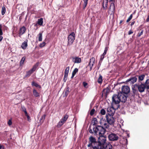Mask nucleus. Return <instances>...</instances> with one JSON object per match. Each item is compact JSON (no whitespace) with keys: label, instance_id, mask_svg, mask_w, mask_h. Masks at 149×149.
Wrapping results in <instances>:
<instances>
[{"label":"nucleus","instance_id":"nucleus-62","mask_svg":"<svg viewBox=\"0 0 149 149\" xmlns=\"http://www.w3.org/2000/svg\"><path fill=\"white\" fill-rule=\"evenodd\" d=\"M123 20H121L120 21V22L119 23L120 24H121L123 22Z\"/></svg>","mask_w":149,"mask_h":149},{"label":"nucleus","instance_id":"nucleus-16","mask_svg":"<svg viewBox=\"0 0 149 149\" xmlns=\"http://www.w3.org/2000/svg\"><path fill=\"white\" fill-rule=\"evenodd\" d=\"M72 61L74 63H79L81 62V59L80 58L78 57H72Z\"/></svg>","mask_w":149,"mask_h":149},{"label":"nucleus","instance_id":"nucleus-51","mask_svg":"<svg viewBox=\"0 0 149 149\" xmlns=\"http://www.w3.org/2000/svg\"><path fill=\"white\" fill-rule=\"evenodd\" d=\"M109 124L108 123H104V125L105 126L106 128H108L109 127Z\"/></svg>","mask_w":149,"mask_h":149},{"label":"nucleus","instance_id":"nucleus-36","mask_svg":"<svg viewBox=\"0 0 149 149\" xmlns=\"http://www.w3.org/2000/svg\"><path fill=\"white\" fill-rule=\"evenodd\" d=\"M38 40L41 41L42 40V33H40L38 35Z\"/></svg>","mask_w":149,"mask_h":149},{"label":"nucleus","instance_id":"nucleus-64","mask_svg":"<svg viewBox=\"0 0 149 149\" xmlns=\"http://www.w3.org/2000/svg\"><path fill=\"white\" fill-rule=\"evenodd\" d=\"M131 41H131L130 42V41L129 40V41H128V42H129V43H130V42H131Z\"/></svg>","mask_w":149,"mask_h":149},{"label":"nucleus","instance_id":"nucleus-26","mask_svg":"<svg viewBox=\"0 0 149 149\" xmlns=\"http://www.w3.org/2000/svg\"><path fill=\"white\" fill-rule=\"evenodd\" d=\"M109 91V89L107 88L104 89L103 90V94H105L106 95H107Z\"/></svg>","mask_w":149,"mask_h":149},{"label":"nucleus","instance_id":"nucleus-22","mask_svg":"<svg viewBox=\"0 0 149 149\" xmlns=\"http://www.w3.org/2000/svg\"><path fill=\"white\" fill-rule=\"evenodd\" d=\"M103 81L102 77L101 74H99V77L97 79V82L100 84H102Z\"/></svg>","mask_w":149,"mask_h":149},{"label":"nucleus","instance_id":"nucleus-43","mask_svg":"<svg viewBox=\"0 0 149 149\" xmlns=\"http://www.w3.org/2000/svg\"><path fill=\"white\" fill-rule=\"evenodd\" d=\"M104 2H103V8L104 9V10H106L107 9V5H108V0H107V1L106 2V6H104Z\"/></svg>","mask_w":149,"mask_h":149},{"label":"nucleus","instance_id":"nucleus-9","mask_svg":"<svg viewBox=\"0 0 149 149\" xmlns=\"http://www.w3.org/2000/svg\"><path fill=\"white\" fill-rule=\"evenodd\" d=\"M115 11V4L113 3H111L109 7L108 8V12L109 14L111 15H113Z\"/></svg>","mask_w":149,"mask_h":149},{"label":"nucleus","instance_id":"nucleus-41","mask_svg":"<svg viewBox=\"0 0 149 149\" xmlns=\"http://www.w3.org/2000/svg\"><path fill=\"white\" fill-rule=\"evenodd\" d=\"M68 74H64V77L63 79V81L64 82H66L68 78Z\"/></svg>","mask_w":149,"mask_h":149},{"label":"nucleus","instance_id":"nucleus-57","mask_svg":"<svg viewBox=\"0 0 149 149\" xmlns=\"http://www.w3.org/2000/svg\"><path fill=\"white\" fill-rule=\"evenodd\" d=\"M133 33V32L131 30H130L129 31L128 34L129 35H130L132 34Z\"/></svg>","mask_w":149,"mask_h":149},{"label":"nucleus","instance_id":"nucleus-32","mask_svg":"<svg viewBox=\"0 0 149 149\" xmlns=\"http://www.w3.org/2000/svg\"><path fill=\"white\" fill-rule=\"evenodd\" d=\"M33 72L31 70H30L26 72V74L25 76V77H29Z\"/></svg>","mask_w":149,"mask_h":149},{"label":"nucleus","instance_id":"nucleus-54","mask_svg":"<svg viewBox=\"0 0 149 149\" xmlns=\"http://www.w3.org/2000/svg\"><path fill=\"white\" fill-rule=\"evenodd\" d=\"M104 58V56L101 55L100 56V61H102L103 60V59Z\"/></svg>","mask_w":149,"mask_h":149},{"label":"nucleus","instance_id":"nucleus-17","mask_svg":"<svg viewBox=\"0 0 149 149\" xmlns=\"http://www.w3.org/2000/svg\"><path fill=\"white\" fill-rule=\"evenodd\" d=\"M28 40L26 39L24 42L22 43L21 46L22 48L23 49H25L28 46Z\"/></svg>","mask_w":149,"mask_h":149},{"label":"nucleus","instance_id":"nucleus-4","mask_svg":"<svg viewBox=\"0 0 149 149\" xmlns=\"http://www.w3.org/2000/svg\"><path fill=\"white\" fill-rule=\"evenodd\" d=\"M120 102L118 94V95H113L112 97V104L113 106L115 105L116 108L118 109L120 107L119 103Z\"/></svg>","mask_w":149,"mask_h":149},{"label":"nucleus","instance_id":"nucleus-1","mask_svg":"<svg viewBox=\"0 0 149 149\" xmlns=\"http://www.w3.org/2000/svg\"><path fill=\"white\" fill-rule=\"evenodd\" d=\"M93 130L95 135L99 136L104 135L106 131V129L102 126L99 125H97L95 127L93 128Z\"/></svg>","mask_w":149,"mask_h":149},{"label":"nucleus","instance_id":"nucleus-18","mask_svg":"<svg viewBox=\"0 0 149 149\" xmlns=\"http://www.w3.org/2000/svg\"><path fill=\"white\" fill-rule=\"evenodd\" d=\"M132 92L136 96H137L139 95L138 93V91L137 88L134 86V85L133 86V87H132Z\"/></svg>","mask_w":149,"mask_h":149},{"label":"nucleus","instance_id":"nucleus-58","mask_svg":"<svg viewBox=\"0 0 149 149\" xmlns=\"http://www.w3.org/2000/svg\"><path fill=\"white\" fill-rule=\"evenodd\" d=\"M146 22H149V15H148V17L146 19Z\"/></svg>","mask_w":149,"mask_h":149},{"label":"nucleus","instance_id":"nucleus-25","mask_svg":"<svg viewBox=\"0 0 149 149\" xmlns=\"http://www.w3.org/2000/svg\"><path fill=\"white\" fill-rule=\"evenodd\" d=\"M97 123V121L96 118H93L92 120L91 124L93 125H95Z\"/></svg>","mask_w":149,"mask_h":149},{"label":"nucleus","instance_id":"nucleus-53","mask_svg":"<svg viewBox=\"0 0 149 149\" xmlns=\"http://www.w3.org/2000/svg\"><path fill=\"white\" fill-rule=\"evenodd\" d=\"M108 47H105L104 51V53H106V54L107 52V51H108Z\"/></svg>","mask_w":149,"mask_h":149},{"label":"nucleus","instance_id":"nucleus-49","mask_svg":"<svg viewBox=\"0 0 149 149\" xmlns=\"http://www.w3.org/2000/svg\"><path fill=\"white\" fill-rule=\"evenodd\" d=\"M46 44V43L45 42H43L41 43H40V47H44Z\"/></svg>","mask_w":149,"mask_h":149},{"label":"nucleus","instance_id":"nucleus-45","mask_svg":"<svg viewBox=\"0 0 149 149\" xmlns=\"http://www.w3.org/2000/svg\"><path fill=\"white\" fill-rule=\"evenodd\" d=\"M132 14L130 15L128 18L127 19L126 22H128L129 21H130V20L132 19Z\"/></svg>","mask_w":149,"mask_h":149},{"label":"nucleus","instance_id":"nucleus-30","mask_svg":"<svg viewBox=\"0 0 149 149\" xmlns=\"http://www.w3.org/2000/svg\"><path fill=\"white\" fill-rule=\"evenodd\" d=\"M26 57L25 56L23 57L21 59L19 63L20 66H21L24 64V62L25 60Z\"/></svg>","mask_w":149,"mask_h":149},{"label":"nucleus","instance_id":"nucleus-40","mask_svg":"<svg viewBox=\"0 0 149 149\" xmlns=\"http://www.w3.org/2000/svg\"><path fill=\"white\" fill-rule=\"evenodd\" d=\"M46 116V115L45 114H44L42 116L40 119V121H42V122H43L45 119Z\"/></svg>","mask_w":149,"mask_h":149},{"label":"nucleus","instance_id":"nucleus-42","mask_svg":"<svg viewBox=\"0 0 149 149\" xmlns=\"http://www.w3.org/2000/svg\"><path fill=\"white\" fill-rule=\"evenodd\" d=\"M100 113L102 115H104L106 113V111L104 109H102L101 110Z\"/></svg>","mask_w":149,"mask_h":149},{"label":"nucleus","instance_id":"nucleus-3","mask_svg":"<svg viewBox=\"0 0 149 149\" xmlns=\"http://www.w3.org/2000/svg\"><path fill=\"white\" fill-rule=\"evenodd\" d=\"M106 141V137L104 136V135L102 136H99L98 140L97 141V149H103L104 147L103 146L105 143Z\"/></svg>","mask_w":149,"mask_h":149},{"label":"nucleus","instance_id":"nucleus-63","mask_svg":"<svg viewBox=\"0 0 149 149\" xmlns=\"http://www.w3.org/2000/svg\"><path fill=\"white\" fill-rule=\"evenodd\" d=\"M106 54V53H104V52L103 53V54L102 55L104 56Z\"/></svg>","mask_w":149,"mask_h":149},{"label":"nucleus","instance_id":"nucleus-31","mask_svg":"<svg viewBox=\"0 0 149 149\" xmlns=\"http://www.w3.org/2000/svg\"><path fill=\"white\" fill-rule=\"evenodd\" d=\"M144 84L147 89H149V79H147Z\"/></svg>","mask_w":149,"mask_h":149},{"label":"nucleus","instance_id":"nucleus-35","mask_svg":"<svg viewBox=\"0 0 149 149\" xmlns=\"http://www.w3.org/2000/svg\"><path fill=\"white\" fill-rule=\"evenodd\" d=\"M132 91L129 94V96L130 98L131 99H134L135 98V96H136Z\"/></svg>","mask_w":149,"mask_h":149},{"label":"nucleus","instance_id":"nucleus-37","mask_svg":"<svg viewBox=\"0 0 149 149\" xmlns=\"http://www.w3.org/2000/svg\"><path fill=\"white\" fill-rule=\"evenodd\" d=\"M145 75L144 74H142L139 76V81H142L144 79Z\"/></svg>","mask_w":149,"mask_h":149},{"label":"nucleus","instance_id":"nucleus-55","mask_svg":"<svg viewBox=\"0 0 149 149\" xmlns=\"http://www.w3.org/2000/svg\"><path fill=\"white\" fill-rule=\"evenodd\" d=\"M89 132L90 133H91V134H93V133H94L93 131H93L91 129L89 130Z\"/></svg>","mask_w":149,"mask_h":149},{"label":"nucleus","instance_id":"nucleus-15","mask_svg":"<svg viewBox=\"0 0 149 149\" xmlns=\"http://www.w3.org/2000/svg\"><path fill=\"white\" fill-rule=\"evenodd\" d=\"M103 149H112V145L109 143H106L104 145Z\"/></svg>","mask_w":149,"mask_h":149},{"label":"nucleus","instance_id":"nucleus-33","mask_svg":"<svg viewBox=\"0 0 149 149\" xmlns=\"http://www.w3.org/2000/svg\"><path fill=\"white\" fill-rule=\"evenodd\" d=\"M6 12V9L4 6H3L1 8V14L3 15Z\"/></svg>","mask_w":149,"mask_h":149},{"label":"nucleus","instance_id":"nucleus-12","mask_svg":"<svg viewBox=\"0 0 149 149\" xmlns=\"http://www.w3.org/2000/svg\"><path fill=\"white\" fill-rule=\"evenodd\" d=\"M119 96V99L120 100V102L125 103L127 100V96L125 95L122 93H118Z\"/></svg>","mask_w":149,"mask_h":149},{"label":"nucleus","instance_id":"nucleus-21","mask_svg":"<svg viewBox=\"0 0 149 149\" xmlns=\"http://www.w3.org/2000/svg\"><path fill=\"white\" fill-rule=\"evenodd\" d=\"M65 123V122L64 121H63L61 119L57 125V127L58 128H60Z\"/></svg>","mask_w":149,"mask_h":149},{"label":"nucleus","instance_id":"nucleus-28","mask_svg":"<svg viewBox=\"0 0 149 149\" xmlns=\"http://www.w3.org/2000/svg\"><path fill=\"white\" fill-rule=\"evenodd\" d=\"M39 63H37L35 65H34L33 68L31 69V70L33 72L35 71L38 66Z\"/></svg>","mask_w":149,"mask_h":149},{"label":"nucleus","instance_id":"nucleus-23","mask_svg":"<svg viewBox=\"0 0 149 149\" xmlns=\"http://www.w3.org/2000/svg\"><path fill=\"white\" fill-rule=\"evenodd\" d=\"M31 85L33 86H35L36 87H38L39 88H41V87L40 85L36 83L34 81H33L32 82Z\"/></svg>","mask_w":149,"mask_h":149},{"label":"nucleus","instance_id":"nucleus-7","mask_svg":"<svg viewBox=\"0 0 149 149\" xmlns=\"http://www.w3.org/2000/svg\"><path fill=\"white\" fill-rule=\"evenodd\" d=\"M116 106H113L111 104V107H109L107 109V111L108 113V116H113L116 110L118 109L116 108Z\"/></svg>","mask_w":149,"mask_h":149},{"label":"nucleus","instance_id":"nucleus-10","mask_svg":"<svg viewBox=\"0 0 149 149\" xmlns=\"http://www.w3.org/2000/svg\"><path fill=\"white\" fill-rule=\"evenodd\" d=\"M113 116H108L106 115V118L107 123L110 125H113L115 122V119L113 117Z\"/></svg>","mask_w":149,"mask_h":149},{"label":"nucleus","instance_id":"nucleus-34","mask_svg":"<svg viewBox=\"0 0 149 149\" xmlns=\"http://www.w3.org/2000/svg\"><path fill=\"white\" fill-rule=\"evenodd\" d=\"M84 2V4L83 6V9H84L88 3V0H83Z\"/></svg>","mask_w":149,"mask_h":149},{"label":"nucleus","instance_id":"nucleus-19","mask_svg":"<svg viewBox=\"0 0 149 149\" xmlns=\"http://www.w3.org/2000/svg\"><path fill=\"white\" fill-rule=\"evenodd\" d=\"M33 93L34 96L36 97H39L40 96V93L38 92L35 88L33 89Z\"/></svg>","mask_w":149,"mask_h":149},{"label":"nucleus","instance_id":"nucleus-61","mask_svg":"<svg viewBox=\"0 0 149 149\" xmlns=\"http://www.w3.org/2000/svg\"><path fill=\"white\" fill-rule=\"evenodd\" d=\"M90 65V70L91 71L92 69V67L93 66H92V65Z\"/></svg>","mask_w":149,"mask_h":149},{"label":"nucleus","instance_id":"nucleus-2","mask_svg":"<svg viewBox=\"0 0 149 149\" xmlns=\"http://www.w3.org/2000/svg\"><path fill=\"white\" fill-rule=\"evenodd\" d=\"M89 144L87 145L88 147H91L92 149H97V141L96 139L93 136H91L89 138Z\"/></svg>","mask_w":149,"mask_h":149},{"label":"nucleus","instance_id":"nucleus-5","mask_svg":"<svg viewBox=\"0 0 149 149\" xmlns=\"http://www.w3.org/2000/svg\"><path fill=\"white\" fill-rule=\"evenodd\" d=\"M75 34L74 32H72L68 36V46L71 45L75 39Z\"/></svg>","mask_w":149,"mask_h":149},{"label":"nucleus","instance_id":"nucleus-59","mask_svg":"<svg viewBox=\"0 0 149 149\" xmlns=\"http://www.w3.org/2000/svg\"><path fill=\"white\" fill-rule=\"evenodd\" d=\"M135 22V21H132V22L131 23V26H132V25H133L134 24Z\"/></svg>","mask_w":149,"mask_h":149},{"label":"nucleus","instance_id":"nucleus-46","mask_svg":"<svg viewBox=\"0 0 149 149\" xmlns=\"http://www.w3.org/2000/svg\"><path fill=\"white\" fill-rule=\"evenodd\" d=\"M25 115L26 116L27 120L29 121H30L31 120V119L30 118V117L28 115V113H27V114H25Z\"/></svg>","mask_w":149,"mask_h":149},{"label":"nucleus","instance_id":"nucleus-8","mask_svg":"<svg viewBox=\"0 0 149 149\" xmlns=\"http://www.w3.org/2000/svg\"><path fill=\"white\" fill-rule=\"evenodd\" d=\"M144 84L141 83L140 84H136L134 85V86L137 88L138 91L140 93H142L144 91L146 88Z\"/></svg>","mask_w":149,"mask_h":149},{"label":"nucleus","instance_id":"nucleus-60","mask_svg":"<svg viewBox=\"0 0 149 149\" xmlns=\"http://www.w3.org/2000/svg\"><path fill=\"white\" fill-rule=\"evenodd\" d=\"M2 35H0V42H1L3 38V37L2 36H1Z\"/></svg>","mask_w":149,"mask_h":149},{"label":"nucleus","instance_id":"nucleus-11","mask_svg":"<svg viewBox=\"0 0 149 149\" xmlns=\"http://www.w3.org/2000/svg\"><path fill=\"white\" fill-rule=\"evenodd\" d=\"M137 78L136 76L132 77L127 80L126 82L127 83L133 84L136 81Z\"/></svg>","mask_w":149,"mask_h":149},{"label":"nucleus","instance_id":"nucleus-24","mask_svg":"<svg viewBox=\"0 0 149 149\" xmlns=\"http://www.w3.org/2000/svg\"><path fill=\"white\" fill-rule=\"evenodd\" d=\"M78 69L77 68H75L73 71L72 72V76L71 77V78H73L74 77V75L76 74V73L78 72Z\"/></svg>","mask_w":149,"mask_h":149},{"label":"nucleus","instance_id":"nucleus-44","mask_svg":"<svg viewBox=\"0 0 149 149\" xmlns=\"http://www.w3.org/2000/svg\"><path fill=\"white\" fill-rule=\"evenodd\" d=\"M143 29L141 30V31L140 32H139L137 35V36L138 37H140L141 35L143 34Z\"/></svg>","mask_w":149,"mask_h":149},{"label":"nucleus","instance_id":"nucleus-52","mask_svg":"<svg viewBox=\"0 0 149 149\" xmlns=\"http://www.w3.org/2000/svg\"><path fill=\"white\" fill-rule=\"evenodd\" d=\"M8 124L9 125H11L12 124V122L11 120H9L8 122Z\"/></svg>","mask_w":149,"mask_h":149},{"label":"nucleus","instance_id":"nucleus-6","mask_svg":"<svg viewBox=\"0 0 149 149\" xmlns=\"http://www.w3.org/2000/svg\"><path fill=\"white\" fill-rule=\"evenodd\" d=\"M109 140L110 141H116L119 139L118 135L116 134L110 132L108 136Z\"/></svg>","mask_w":149,"mask_h":149},{"label":"nucleus","instance_id":"nucleus-29","mask_svg":"<svg viewBox=\"0 0 149 149\" xmlns=\"http://www.w3.org/2000/svg\"><path fill=\"white\" fill-rule=\"evenodd\" d=\"M43 23V19L42 18H41L38 19L37 23L40 25L41 26L42 25Z\"/></svg>","mask_w":149,"mask_h":149},{"label":"nucleus","instance_id":"nucleus-48","mask_svg":"<svg viewBox=\"0 0 149 149\" xmlns=\"http://www.w3.org/2000/svg\"><path fill=\"white\" fill-rule=\"evenodd\" d=\"M83 85L85 88H87L88 87V86H87L88 85V83L85 81H84L83 82Z\"/></svg>","mask_w":149,"mask_h":149},{"label":"nucleus","instance_id":"nucleus-20","mask_svg":"<svg viewBox=\"0 0 149 149\" xmlns=\"http://www.w3.org/2000/svg\"><path fill=\"white\" fill-rule=\"evenodd\" d=\"M95 58L92 57L90 59V62L88 64V65H92L93 66L95 63Z\"/></svg>","mask_w":149,"mask_h":149},{"label":"nucleus","instance_id":"nucleus-14","mask_svg":"<svg viewBox=\"0 0 149 149\" xmlns=\"http://www.w3.org/2000/svg\"><path fill=\"white\" fill-rule=\"evenodd\" d=\"M26 29L24 26H23L20 28L19 33V36L21 37V36L26 31Z\"/></svg>","mask_w":149,"mask_h":149},{"label":"nucleus","instance_id":"nucleus-39","mask_svg":"<svg viewBox=\"0 0 149 149\" xmlns=\"http://www.w3.org/2000/svg\"><path fill=\"white\" fill-rule=\"evenodd\" d=\"M69 66L67 67L66 68L65 71L64 72V74H68L69 70Z\"/></svg>","mask_w":149,"mask_h":149},{"label":"nucleus","instance_id":"nucleus-13","mask_svg":"<svg viewBox=\"0 0 149 149\" xmlns=\"http://www.w3.org/2000/svg\"><path fill=\"white\" fill-rule=\"evenodd\" d=\"M130 91V88L128 86H123L122 88V93L123 94H127Z\"/></svg>","mask_w":149,"mask_h":149},{"label":"nucleus","instance_id":"nucleus-50","mask_svg":"<svg viewBox=\"0 0 149 149\" xmlns=\"http://www.w3.org/2000/svg\"><path fill=\"white\" fill-rule=\"evenodd\" d=\"M2 26L1 24H0V35H3V33L2 29Z\"/></svg>","mask_w":149,"mask_h":149},{"label":"nucleus","instance_id":"nucleus-38","mask_svg":"<svg viewBox=\"0 0 149 149\" xmlns=\"http://www.w3.org/2000/svg\"><path fill=\"white\" fill-rule=\"evenodd\" d=\"M21 109H22V111L24 112L25 114H27V112L26 111V108L24 106H21Z\"/></svg>","mask_w":149,"mask_h":149},{"label":"nucleus","instance_id":"nucleus-47","mask_svg":"<svg viewBox=\"0 0 149 149\" xmlns=\"http://www.w3.org/2000/svg\"><path fill=\"white\" fill-rule=\"evenodd\" d=\"M95 111V109H92L90 111V115L91 116H93L94 114Z\"/></svg>","mask_w":149,"mask_h":149},{"label":"nucleus","instance_id":"nucleus-27","mask_svg":"<svg viewBox=\"0 0 149 149\" xmlns=\"http://www.w3.org/2000/svg\"><path fill=\"white\" fill-rule=\"evenodd\" d=\"M68 117L69 116L66 114L63 117L61 118V119L62 120V121H64L65 123L68 119Z\"/></svg>","mask_w":149,"mask_h":149},{"label":"nucleus","instance_id":"nucleus-56","mask_svg":"<svg viewBox=\"0 0 149 149\" xmlns=\"http://www.w3.org/2000/svg\"><path fill=\"white\" fill-rule=\"evenodd\" d=\"M5 147L3 146L0 144V149H4Z\"/></svg>","mask_w":149,"mask_h":149}]
</instances>
